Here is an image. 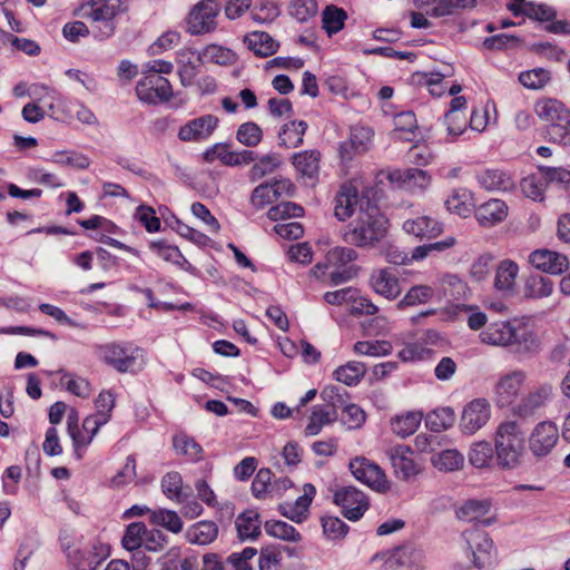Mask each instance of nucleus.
Masks as SVG:
<instances>
[{"mask_svg":"<svg viewBox=\"0 0 570 570\" xmlns=\"http://www.w3.org/2000/svg\"><path fill=\"white\" fill-rule=\"evenodd\" d=\"M434 296L433 287L429 285H414L412 286L403 298L397 303V308L403 309L410 306L429 303Z\"/></svg>","mask_w":570,"mask_h":570,"instance_id":"obj_48","label":"nucleus"},{"mask_svg":"<svg viewBox=\"0 0 570 570\" xmlns=\"http://www.w3.org/2000/svg\"><path fill=\"white\" fill-rule=\"evenodd\" d=\"M82 430L86 433V435L78 431L77 436H73L72 443L73 452L78 460H81L83 458L86 449L99 432L100 426L95 417L88 415L87 417H85L82 422Z\"/></svg>","mask_w":570,"mask_h":570,"instance_id":"obj_38","label":"nucleus"},{"mask_svg":"<svg viewBox=\"0 0 570 570\" xmlns=\"http://www.w3.org/2000/svg\"><path fill=\"white\" fill-rule=\"evenodd\" d=\"M423 414L420 411H410L391 419V430L399 438L405 439L412 435L421 424Z\"/></svg>","mask_w":570,"mask_h":570,"instance_id":"obj_34","label":"nucleus"},{"mask_svg":"<svg viewBox=\"0 0 570 570\" xmlns=\"http://www.w3.org/2000/svg\"><path fill=\"white\" fill-rule=\"evenodd\" d=\"M508 216L507 204L497 198H492L475 209V218L483 227H492L503 222Z\"/></svg>","mask_w":570,"mask_h":570,"instance_id":"obj_25","label":"nucleus"},{"mask_svg":"<svg viewBox=\"0 0 570 570\" xmlns=\"http://www.w3.org/2000/svg\"><path fill=\"white\" fill-rule=\"evenodd\" d=\"M235 525L240 540H253L261 534L262 521L255 510H246L237 515Z\"/></svg>","mask_w":570,"mask_h":570,"instance_id":"obj_33","label":"nucleus"},{"mask_svg":"<svg viewBox=\"0 0 570 570\" xmlns=\"http://www.w3.org/2000/svg\"><path fill=\"white\" fill-rule=\"evenodd\" d=\"M146 525L142 522L130 523L122 537V546L129 551L139 549L144 543V535L146 534Z\"/></svg>","mask_w":570,"mask_h":570,"instance_id":"obj_61","label":"nucleus"},{"mask_svg":"<svg viewBox=\"0 0 570 570\" xmlns=\"http://www.w3.org/2000/svg\"><path fill=\"white\" fill-rule=\"evenodd\" d=\"M150 522L173 533H179L184 525L178 513L168 509H157L150 512Z\"/></svg>","mask_w":570,"mask_h":570,"instance_id":"obj_51","label":"nucleus"},{"mask_svg":"<svg viewBox=\"0 0 570 570\" xmlns=\"http://www.w3.org/2000/svg\"><path fill=\"white\" fill-rule=\"evenodd\" d=\"M69 564L75 570H96L110 554L109 546L100 541L77 544L65 549Z\"/></svg>","mask_w":570,"mask_h":570,"instance_id":"obj_5","label":"nucleus"},{"mask_svg":"<svg viewBox=\"0 0 570 570\" xmlns=\"http://www.w3.org/2000/svg\"><path fill=\"white\" fill-rule=\"evenodd\" d=\"M138 352L139 350L130 344L119 342L100 344L96 347L97 357L120 373L134 371Z\"/></svg>","mask_w":570,"mask_h":570,"instance_id":"obj_6","label":"nucleus"},{"mask_svg":"<svg viewBox=\"0 0 570 570\" xmlns=\"http://www.w3.org/2000/svg\"><path fill=\"white\" fill-rule=\"evenodd\" d=\"M490 502L487 500H469L458 510L456 515L466 522L481 521L483 525L493 523V518H483L490 510Z\"/></svg>","mask_w":570,"mask_h":570,"instance_id":"obj_32","label":"nucleus"},{"mask_svg":"<svg viewBox=\"0 0 570 570\" xmlns=\"http://www.w3.org/2000/svg\"><path fill=\"white\" fill-rule=\"evenodd\" d=\"M50 161L58 166H67L73 169L83 170L90 166V159L79 151L59 150L51 155Z\"/></svg>","mask_w":570,"mask_h":570,"instance_id":"obj_46","label":"nucleus"},{"mask_svg":"<svg viewBox=\"0 0 570 570\" xmlns=\"http://www.w3.org/2000/svg\"><path fill=\"white\" fill-rule=\"evenodd\" d=\"M476 6V0H432V8L426 9V14L441 18L453 14L456 9H471Z\"/></svg>","mask_w":570,"mask_h":570,"instance_id":"obj_42","label":"nucleus"},{"mask_svg":"<svg viewBox=\"0 0 570 570\" xmlns=\"http://www.w3.org/2000/svg\"><path fill=\"white\" fill-rule=\"evenodd\" d=\"M264 528L267 534L284 541L298 542L302 538L299 532L293 525L284 521H266Z\"/></svg>","mask_w":570,"mask_h":570,"instance_id":"obj_56","label":"nucleus"},{"mask_svg":"<svg viewBox=\"0 0 570 570\" xmlns=\"http://www.w3.org/2000/svg\"><path fill=\"white\" fill-rule=\"evenodd\" d=\"M449 212L468 217L473 209L472 195L466 188H456L445 200Z\"/></svg>","mask_w":570,"mask_h":570,"instance_id":"obj_40","label":"nucleus"},{"mask_svg":"<svg viewBox=\"0 0 570 570\" xmlns=\"http://www.w3.org/2000/svg\"><path fill=\"white\" fill-rule=\"evenodd\" d=\"M341 410V422L348 430L360 429L364 424L366 415L358 405L345 402Z\"/></svg>","mask_w":570,"mask_h":570,"instance_id":"obj_63","label":"nucleus"},{"mask_svg":"<svg viewBox=\"0 0 570 570\" xmlns=\"http://www.w3.org/2000/svg\"><path fill=\"white\" fill-rule=\"evenodd\" d=\"M387 179L397 187L406 189H425L431 177L428 171L420 168L393 169L389 171Z\"/></svg>","mask_w":570,"mask_h":570,"instance_id":"obj_21","label":"nucleus"},{"mask_svg":"<svg viewBox=\"0 0 570 570\" xmlns=\"http://www.w3.org/2000/svg\"><path fill=\"white\" fill-rule=\"evenodd\" d=\"M347 19V13L344 9L336 6H327L322 12V27L328 36L335 35L341 31Z\"/></svg>","mask_w":570,"mask_h":570,"instance_id":"obj_45","label":"nucleus"},{"mask_svg":"<svg viewBox=\"0 0 570 570\" xmlns=\"http://www.w3.org/2000/svg\"><path fill=\"white\" fill-rule=\"evenodd\" d=\"M482 343L511 348L519 355L533 354L540 350L537 334L521 321H497L490 323L481 333Z\"/></svg>","mask_w":570,"mask_h":570,"instance_id":"obj_2","label":"nucleus"},{"mask_svg":"<svg viewBox=\"0 0 570 570\" xmlns=\"http://www.w3.org/2000/svg\"><path fill=\"white\" fill-rule=\"evenodd\" d=\"M466 542L468 550L471 552L475 568H489L495 562L497 549L490 535L478 528H471L462 533Z\"/></svg>","mask_w":570,"mask_h":570,"instance_id":"obj_8","label":"nucleus"},{"mask_svg":"<svg viewBox=\"0 0 570 570\" xmlns=\"http://www.w3.org/2000/svg\"><path fill=\"white\" fill-rule=\"evenodd\" d=\"M479 185L489 191H511L515 187V179L511 174L499 168H489L476 175Z\"/></svg>","mask_w":570,"mask_h":570,"instance_id":"obj_22","label":"nucleus"},{"mask_svg":"<svg viewBox=\"0 0 570 570\" xmlns=\"http://www.w3.org/2000/svg\"><path fill=\"white\" fill-rule=\"evenodd\" d=\"M248 49L256 56L268 57L275 53L279 43L267 32L254 31L244 39Z\"/></svg>","mask_w":570,"mask_h":570,"instance_id":"obj_35","label":"nucleus"},{"mask_svg":"<svg viewBox=\"0 0 570 570\" xmlns=\"http://www.w3.org/2000/svg\"><path fill=\"white\" fill-rule=\"evenodd\" d=\"M173 445L178 454L187 456L191 462H198L203 459V448L187 434L175 435Z\"/></svg>","mask_w":570,"mask_h":570,"instance_id":"obj_47","label":"nucleus"},{"mask_svg":"<svg viewBox=\"0 0 570 570\" xmlns=\"http://www.w3.org/2000/svg\"><path fill=\"white\" fill-rule=\"evenodd\" d=\"M316 494V489L312 483H305L303 485V494L299 495L295 502L289 503H281L278 505V511L285 518L296 522L302 523L304 522L309 512V505Z\"/></svg>","mask_w":570,"mask_h":570,"instance_id":"obj_18","label":"nucleus"},{"mask_svg":"<svg viewBox=\"0 0 570 570\" xmlns=\"http://www.w3.org/2000/svg\"><path fill=\"white\" fill-rule=\"evenodd\" d=\"M431 463L439 471L454 472L464 466V455L456 449H446L434 453Z\"/></svg>","mask_w":570,"mask_h":570,"instance_id":"obj_37","label":"nucleus"},{"mask_svg":"<svg viewBox=\"0 0 570 570\" xmlns=\"http://www.w3.org/2000/svg\"><path fill=\"white\" fill-rule=\"evenodd\" d=\"M412 449L404 444H397L386 450V456L397 478L409 480L419 473L417 465L412 459Z\"/></svg>","mask_w":570,"mask_h":570,"instance_id":"obj_17","label":"nucleus"},{"mask_svg":"<svg viewBox=\"0 0 570 570\" xmlns=\"http://www.w3.org/2000/svg\"><path fill=\"white\" fill-rule=\"evenodd\" d=\"M236 139L246 147H256L263 139V130L256 122L246 121L238 127Z\"/></svg>","mask_w":570,"mask_h":570,"instance_id":"obj_57","label":"nucleus"},{"mask_svg":"<svg viewBox=\"0 0 570 570\" xmlns=\"http://www.w3.org/2000/svg\"><path fill=\"white\" fill-rule=\"evenodd\" d=\"M161 490L164 494L177 503H184L188 494L183 492V478L176 472H168L161 479Z\"/></svg>","mask_w":570,"mask_h":570,"instance_id":"obj_49","label":"nucleus"},{"mask_svg":"<svg viewBox=\"0 0 570 570\" xmlns=\"http://www.w3.org/2000/svg\"><path fill=\"white\" fill-rule=\"evenodd\" d=\"M218 125V118L213 115H206L195 118L178 130V138L181 141H202L210 137Z\"/></svg>","mask_w":570,"mask_h":570,"instance_id":"obj_19","label":"nucleus"},{"mask_svg":"<svg viewBox=\"0 0 570 570\" xmlns=\"http://www.w3.org/2000/svg\"><path fill=\"white\" fill-rule=\"evenodd\" d=\"M307 124L304 120H293L285 124L278 134L279 145L286 148H297L303 144Z\"/></svg>","mask_w":570,"mask_h":570,"instance_id":"obj_39","label":"nucleus"},{"mask_svg":"<svg viewBox=\"0 0 570 570\" xmlns=\"http://www.w3.org/2000/svg\"><path fill=\"white\" fill-rule=\"evenodd\" d=\"M529 263L547 274L560 275L569 268L568 256L550 249H537L529 255Z\"/></svg>","mask_w":570,"mask_h":570,"instance_id":"obj_16","label":"nucleus"},{"mask_svg":"<svg viewBox=\"0 0 570 570\" xmlns=\"http://www.w3.org/2000/svg\"><path fill=\"white\" fill-rule=\"evenodd\" d=\"M455 422V413L449 407H440L428 414L426 426L434 432L445 431L453 426Z\"/></svg>","mask_w":570,"mask_h":570,"instance_id":"obj_50","label":"nucleus"},{"mask_svg":"<svg viewBox=\"0 0 570 570\" xmlns=\"http://www.w3.org/2000/svg\"><path fill=\"white\" fill-rule=\"evenodd\" d=\"M356 258L357 253L355 249L337 246L326 254V262L324 264H316L313 271L316 277H321L326 268H347L346 265L356 261Z\"/></svg>","mask_w":570,"mask_h":570,"instance_id":"obj_27","label":"nucleus"},{"mask_svg":"<svg viewBox=\"0 0 570 570\" xmlns=\"http://www.w3.org/2000/svg\"><path fill=\"white\" fill-rule=\"evenodd\" d=\"M281 164L276 155H265L256 161L249 171L252 181L258 180L266 175L272 174Z\"/></svg>","mask_w":570,"mask_h":570,"instance_id":"obj_64","label":"nucleus"},{"mask_svg":"<svg viewBox=\"0 0 570 570\" xmlns=\"http://www.w3.org/2000/svg\"><path fill=\"white\" fill-rule=\"evenodd\" d=\"M288 11L298 22H306L316 16L318 6L315 0H293Z\"/></svg>","mask_w":570,"mask_h":570,"instance_id":"obj_60","label":"nucleus"},{"mask_svg":"<svg viewBox=\"0 0 570 570\" xmlns=\"http://www.w3.org/2000/svg\"><path fill=\"white\" fill-rule=\"evenodd\" d=\"M338 419V413L331 407L314 405L311 410L308 423L305 426L304 433L306 436L317 435L326 425H331Z\"/></svg>","mask_w":570,"mask_h":570,"instance_id":"obj_31","label":"nucleus"},{"mask_svg":"<svg viewBox=\"0 0 570 570\" xmlns=\"http://www.w3.org/2000/svg\"><path fill=\"white\" fill-rule=\"evenodd\" d=\"M372 289L389 301L395 299L402 292L399 276L391 268H380L370 277Z\"/></svg>","mask_w":570,"mask_h":570,"instance_id":"obj_20","label":"nucleus"},{"mask_svg":"<svg viewBox=\"0 0 570 570\" xmlns=\"http://www.w3.org/2000/svg\"><path fill=\"white\" fill-rule=\"evenodd\" d=\"M552 396V384L541 383L520 397L518 403L511 409V412L520 419L532 417L551 401Z\"/></svg>","mask_w":570,"mask_h":570,"instance_id":"obj_11","label":"nucleus"},{"mask_svg":"<svg viewBox=\"0 0 570 570\" xmlns=\"http://www.w3.org/2000/svg\"><path fill=\"white\" fill-rule=\"evenodd\" d=\"M366 367L361 362H348L345 365L337 367L334 372V377L344 383L345 385H356L364 376Z\"/></svg>","mask_w":570,"mask_h":570,"instance_id":"obj_52","label":"nucleus"},{"mask_svg":"<svg viewBox=\"0 0 570 570\" xmlns=\"http://www.w3.org/2000/svg\"><path fill=\"white\" fill-rule=\"evenodd\" d=\"M392 351V345L387 341H361L354 344V352L367 356H385Z\"/></svg>","mask_w":570,"mask_h":570,"instance_id":"obj_62","label":"nucleus"},{"mask_svg":"<svg viewBox=\"0 0 570 570\" xmlns=\"http://www.w3.org/2000/svg\"><path fill=\"white\" fill-rule=\"evenodd\" d=\"M293 165L298 173L306 177H314L320 169V153L305 150L293 156Z\"/></svg>","mask_w":570,"mask_h":570,"instance_id":"obj_44","label":"nucleus"},{"mask_svg":"<svg viewBox=\"0 0 570 570\" xmlns=\"http://www.w3.org/2000/svg\"><path fill=\"white\" fill-rule=\"evenodd\" d=\"M373 130L370 127H354L351 130V137L348 144H343L340 147L341 157L343 160L352 159V155L347 149L350 145L355 153L363 154L367 151L372 146Z\"/></svg>","mask_w":570,"mask_h":570,"instance_id":"obj_29","label":"nucleus"},{"mask_svg":"<svg viewBox=\"0 0 570 570\" xmlns=\"http://www.w3.org/2000/svg\"><path fill=\"white\" fill-rule=\"evenodd\" d=\"M218 531L214 521L202 520L187 529L186 540L191 544L207 546L217 539Z\"/></svg>","mask_w":570,"mask_h":570,"instance_id":"obj_30","label":"nucleus"},{"mask_svg":"<svg viewBox=\"0 0 570 570\" xmlns=\"http://www.w3.org/2000/svg\"><path fill=\"white\" fill-rule=\"evenodd\" d=\"M424 556L422 551L406 546L396 548L387 559V566L393 570L400 569H422Z\"/></svg>","mask_w":570,"mask_h":570,"instance_id":"obj_24","label":"nucleus"},{"mask_svg":"<svg viewBox=\"0 0 570 570\" xmlns=\"http://www.w3.org/2000/svg\"><path fill=\"white\" fill-rule=\"evenodd\" d=\"M120 11V0H96L83 8V14L98 24L97 37L101 40L114 35L116 29L115 18Z\"/></svg>","mask_w":570,"mask_h":570,"instance_id":"obj_7","label":"nucleus"},{"mask_svg":"<svg viewBox=\"0 0 570 570\" xmlns=\"http://www.w3.org/2000/svg\"><path fill=\"white\" fill-rule=\"evenodd\" d=\"M524 296L528 298L549 297L553 292V282L539 274L530 275L524 283Z\"/></svg>","mask_w":570,"mask_h":570,"instance_id":"obj_41","label":"nucleus"},{"mask_svg":"<svg viewBox=\"0 0 570 570\" xmlns=\"http://www.w3.org/2000/svg\"><path fill=\"white\" fill-rule=\"evenodd\" d=\"M494 452L498 465L513 470L521 465L525 455V433L517 421L501 422L494 434Z\"/></svg>","mask_w":570,"mask_h":570,"instance_id":"obj_3","label":"nucleus"},{"mask_svg":"<svg viewBox=\"0 0 570 570\" xmlns=\"http://www.w3.org/2000/svg\"><path fill=\"white\" fill-rule=\"evenodd\" d=\"M534 111L538 117L550 125L570 121V109L554 98H543L537 101Z\"/></svg>","mask_w":570,"mask_h":570,"instance_id":"obj_23","label":"nucleus"},{"mask_svg":"<svg viewBox=\"0 0 570 570\" xmlns=\"http://www.w3.org/2000/svg\"><path fill=\"white\" fill-rule=\"evenodd\" d=\"M351 473L354 478L371 489L385 493L390 489V483L383 470L370 460L360 456L350 461Z\"/></svg>","mask_w":570,"mask_h":570,"instance_id":"obj_12","label":"nucleus"},{"mask_svg":"<svg viewBox=\"0 0 570 570\" xmlns=\"http://www.w3.org/2000/svg\"><path fill=\"white\" fill-rule=\"evenodd\" d=\"M551 80V73L544 68H534L522 71L519 75V81L528 89L539 90L544 88Z\"/></svg>","mask_w":570,"mask_h":570,"instance_id":"obj_54","label":"nucleus"},{"mask_svg":"<svg viewBox=\"0 0 570 570\" xmlns=\"http://www.w3.org/2000/svg\"><path fill=\"white\" fill-rule=\"evenodd\" d=\"M334 503L342 509L343 515L350 521L360 520L370 507L366 494L355 487L338 489L334 493Z\"/></svg>","mask_w":570,"mask_h":570,"instance_id":"obj_13","label":"nucleus"},{"mask_svg":"<svg viewBox=\"0 0 570 570\" xmlns=\"http://www.w3.org/2000/svg\"><path fill=\"white\" fill-rule=\"evenodd\" d=\"M416 117L412 111H402L394 117V130L392 137L395 140L412 141L417 130Z\"/></svg>","mask_w":570,"mask_h":570,"instance_id":"obj_36","label":"nucleus"},{"mask_svg":"<svg viewBox=\"0 0 570 570\" xmlns=\"http://www.w3.org/2000/svg\"><path fill=\"white\" fill-rule=\"evenodd\" d=\"M197 61L229 66L236 61V55L228 48L217 45H209L200 53L197 55Z\"/></svg>","mask_w":570,"mask_h":570,"instance_id":"obj_43","label":"nucleus"},{"mask_svg":"<svg viewBox=\"0 0 570 570\" xmlns=\"http://www.w3.org/2000/svg\"><path fill=\"white\" fill-rule=\"evenodd\" d=\"M559 440L558 425L552 421L539 422L529 436V448L534 456L548 455Z\"/></svg>","mask_w":570,"mask_h":570,"instance_id":"obj_15","label":"nucleus"},{"mask_svg":"<svg viewBox=\"0 0 570 570\" xmlns=\"http://www.w3.org/2000/svg\"><path fill=\"white\" fill-rule=\"evenodd\" d=\"M403 229L406 234L415 237L431 239L443 233V225L429 216H420L414 219L405 220L403 223Z\"/></svg>","mask_w":570,"mask_h":570,"instance_id":"obj_26","label":"nucleus"},{"mask_svg":"<svg viewBox=\"0 0 570 570\" xmlns=\"http://www.w3.org/2000/svg\"><path fill=\"white\" fill-rule=\"evenodd\" d=\"M178 62L180 65L178 69L180 82L184 87H188L194 82L198 73V65L200 61H197V57H195L194 52H183L180 53Z\"/></svg>","mask_w":570,"mask_h":570,"instance_id":"obj_53","label":"nucleus"},{"mask_svg":"<svg viewBox=\"0 0 570 570\" xmlns=\"http://www.w3.org/2000/svg\"><path fill=\"white\" fill-rule=\"evenodd\" d=\"M528 372L514 367L499 374L493 385V401L499 409L513 407L518 403L528 381Z\"/></svg>","mask_w":570,"mask_h":570,"instance_id":"obj_4","label":"nucleus"},{"mask_svg":"<svg viewBox=\"0 0 570 570\" xmlns=\"http://www.w3.org/2000/svg\"><path fill=\"white\" fill-rule=\"evenodd\" d=\"M136 95L145 104L158 105L170 100L173 88L165 77L156 73H145L136 85Z\"/></svg>","mask_w":570,"mask_h":570,"instance_id":"obj_10","label":"nucleus"},{"mask_svg":"<svg viewBox=\"0 0 570 570\" xmlns=\"http://www.w3.org/2000/svg\"><path fill=\"white\" fill-rule=\"evenodd\" d=\"M518 274L519 266L515 262L511 259L501 261L495 269L494 288L504 294H512Z\"/></svg>","mask_w":570,"mask_h":570,"instance_id":"obj_28","label":"nucleus"},{"mask_svg":"<svg viewBox=\"0 0 570 570\" xmlns=\"http://www.w3.org/2000/svg\"><path fill=\"white\" fill-rule=\"evenodd\" d=\"M443 125L446 129L445 141L452 142L465 131L468 122L462 112H446Z\"/></svg>","mask_w":570,"mask_h":570,"instance_id":"obj_58","label":"nucleus"},{"mask_svg":"<svg viewBox=\"0 0 570 570\" xmlns=\"http://www.w3.org/2000/svg\"><path fill=\"white\" fill-rule=\"evenodd\" d=\"M493 454H495V452L489 442H476L469 452V461L478 469L485 468L492 460Z\"/></svg>","mask_w":570,"mask_h":570,"instance_id":"obj_59","label":"nucleus"},{"mask_svg":"<svg viewBox=\"0 0 570 570\" xmlns=\"http://www.w3.org/2000/svg\"><path fill=\"white\" fill-rule=\"evenodd\" d=\"M334 215L342 222L355 215L354 220L342 230V238L348 245L374 247L386 235L387 218L367 196H358L352 181L343 184L337 191Z\"/></svg>","mask_w":570,"mask_h":570,"instance_id":"obj_1","label":"nucleus"},{"mask_svg":"<svg viewBox=\"0 0 570 570\" xmlns=\"http://www.w3.org/2000/svg\"><path fill=\"white\" fill-rule=\"evenodd\" d=\"M220 6L215 0H202L194 6L187 18V31L193 36L209 33L217 27Z\"/></svg>","mask_w":570,"mask_h":570,"instance_id":"obj_9","label":"nucleus"},{"mask_svg":"<svg viewBox=\"0 0 570 570\" xmlns=\"http://www.w3.org/2000/svg\"><path fill=\"white\" fill-rule=\"evenodd\" d=\"M61 377L60 382L66 387V390L81 399H87L91 394V385L90 383L80 376H76L69 372L63 370L60 371Z\"/></svg>","mask_w":570,"mask_h":570,"instance_id":"obj_55","label":"nucleus"},{"mask_svg":"<svg viewBox=\"0 0 570 570\" xmlns=\"http://www.w3.org/2000/svg\"><path fill=\"white\" fill-rule=\"evenodd\" d=\"M491 417V405L487 399L478 397L469 402L462 411L460 429L472 435L482 429Z\"/></svg>","mask_w":570,"mask_h":570,"instance_id":"obj_14","label":"nucleus"}]
</instances>
